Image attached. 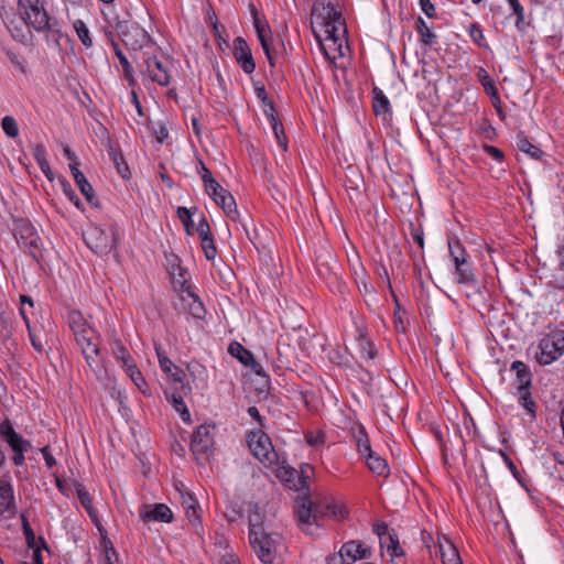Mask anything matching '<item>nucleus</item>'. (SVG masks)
I'll return each instance as SVG.
<instances>
[{"label":"nucleus","mask_w":564,"mask_h":564,"mask_svg":"<svg viewBox=\"0 0 564 564\" xmlns=\"http://www.w3.org/2000/svg\"><path fill=\"white\" fill-rule=\"evenodd\" d=\"M24 23L36 32H58V22L51 18L41 0H18Z\"/></svg>","instance_id":"nucleus-1"},{"label":"nucleus","mask_w":564,"mask_h":564,"mask_svg":"<svg viewBox=\"0 0 564 564\" xmlns=\"http://www.w3.org/2000/svg\"><path fill=\"white\" fill-rule=\"evenodd\" d=\"M312 17L325 29L328 39L335 43L339 40V31L345 29V20L341 12L335 8L330 0H315L312 7Z\"/></svg>","instance_id":"nucleus-2"},{"label":"nucleus","mask_w":564,"mask_h":564,"mask_svg":"<svg viewBox=\"0 0 564 564\" xmlns=\"http://www.w3.org/2000/svg\"><path fill=\"white\" fill-rule=\"evenodd\" d=\"M109 25L116 31L124 46L130 50H140L151 42L149 33L131 19L122 20L115 17L109 21Z\"/></svg>","instance_id":"nucleus-3"},{"label":"nucleus","mask_w":564,"mask_h":564,"mask_svg":"<svg viewBox=\"0 0 564 564\" xmlns=\"http://www.w3.org/2000/svg\"><path fill=\"white\" fill-rule=\"evenodd\" d=\"M510 370L516 372L513 384L518 390L519 403L527 410L531 420H534L536 417V403L531 393L532 373L529 367L520 360L513 361Z\"/></svg>","instance_id":"nucleus-4"},{"label":"nucleus","mask_w":564,"mask_h":564,"mask_svg":"<svg viewBox=\"0 0 564 564\" xmlns=\"http://www.w3.org/2000/svg\"><path fill=\"white\" fill-rule=\"evenodd\" d=\"M12 232L18 245L34 260L39 261L42 257L39 243L41 239L31 221L26 218H14L12 221Z\"/></svg>","instance_id":"nucleus-5"},{"label":"nucleus","mask_w":564,"mask_h":564,"mask_svg":"<svg viewBox=\"0 0 564 564\" xmlns=\"http://www.w3.org/2000/svg\"><path fill=\"white\" fill-rule=\"evenodd\" d=\"M564 352V330H555L539 340L535 360L541 366L556 361Z\"/></svg>","instance_id":"nucleus-6"},{"label":"nucleus","mask_w":564,"mask_h":564,"mask_svg":"<svg viewBox=\"0 0 564 564\" xmlns=\"http://www.w3.org/2000/svg\"><path fill=\"white\" fill-rule=\"evenodd\" d=\"M119 240L118 228L110 225L107 228L95 227L89 230L87 246L97 254L106 256L117 248Z\"/></svg>","instance_id":"nucleus-7"},{"label":"nucleus","mask_w":564,"mask_h":564,"mask_svg":"<svg viewBox=\"0 0 564 564\" xmlns=\"http://www.w3.org/2000/svg\"><path fill=\"white\" fill-rule=\"evenodd\" d=\"M215 424H202L192 434L191 451L196 459L208 460L215 445Z\"/></svg>","instance_id":"nucleus-8"},{"label":"nucleus","mask_w":564,"mask_h":564,"mask_svg":"<svg viewBox=\"0 0 564 564\" xmlns=\"http://www.w3.org/2000/svg\"><path fill=\"white\" fill-rule=\"evenodd\" d=\"M371 550L364 542L350 540L345 542L339 552L327 556V564H354L358 560L369 558Z\"/></svg>","instance_id":"nucleus-9"},{"label":"nucleus","mask_w":564,"mask_h":564,"mask_svg":"<svg viewBox=\"0 0 564 564\" xmlns=\"http://www.w3.org/2000/svg\"><path fill=\"white\" fill-rule=\"evenodd\" d=\"M248 445L253 456L261 463L272 465L278 460L270 437L262 431H252L248 435Z\"/></svg>","instance_id":"nucleus-10"},{"label":"nucleus","mask_w":564,"mask_h":564,"mask_svg":"<svg viewBox=\"0 0 564 564\" xmlns=\"http://www.w3.org/2000/svg\"><path fill=\"white\" fill-rule=\"evenodd\" d=\"M249 543L263 564H272L278 540L272 534L258 532L249 534Z\"/></svg>","instance_id":"nucleus-11"},{"label":"nucleus","mask_w":564,"mask_h":564,"mask_svg":"<svg viewBox=\"0 0 564 564\" xmlns=\"http://www.w3.org/2000/svg\"><path fill=\"white\" fill-rule=\"evenodd\" d=\"M76 343L80 346L82 352L85 357L89 368L97 372L98 362L96 357L99 355V346L94 329H86L78 336H75Z\"/></svg>","instance_id":"nucleus-12"},{"label":"nucleus","mask_w":564,"mask_h":564,"mask_svg":"<svg viewBox=\"0 0 564 564\" xmlns=\"http://www.w3.org/2000/svg\"><path fill=\"white\" fill-rule=\"evenodd\" d=\"M295 514L299 527L305 533L312 534V532L308 531V528L312 525V523H315L317 527H319V511L317 508L313 510L312 502L308 498L304 497L299 499Z\"/></svg>","instance_id":"nucleus-13"},{"label":"nucleus","mask_w":564,"mask_h":564,"mask_svg":"<svg viewBox=\"0 0 564 564\" xmlns=\"http://www.w3.org/2000/svg\"><path fill=\"white\" fill-rule=\"evenodd\" d=\"M250 12L252 15L253 25H254V29L257 32V36L261 43L262 50L268 58L270 66L274 67V58H273L271 47H270V40H271V37L269 36L271 33L270 26L265 20L261 21L258 10L253 3H250Z\"/></svg>","instance_id":"nucleus-14"},{"label":"nucleus","mask_w":564,"mask_h":564,"mask_svg":"<svg viewBox=\"0 0 564 564\" xmlns=\"http://www.w3.org/2000/svg\"><path fill=\"white\" fill-rule=\"evenodd\" d=\"M276 477L286 484L289 488L296 491L308 488L310 476L305 475V470L302 468L299 473L295 468L290 466H280L276 469Z\"/></svg>","instance_id":"nucleus-15"},{"label":"nucleus","mask_w":564,"mask_h":564,"mask_svg":"<svg viewBox=\"0 0 564 564\" xmlns=\"http://www.w3.org/2000/svg\"><path fill=\"white\" fill-rule=\"evenodd\" d=\"M232 55L246 74H252L254 72L256 62L251 50L243 37L238 36L234 40Z\"/></svg>","instance_id":"nucleus-16"},{"label":"nucleus","mask_w":564,"mask_h":564,"mask_svg":"<svg viewBox=\"0 0 564 564\" xmlns=\"http://www.w3.org/2000/svg\"><path fill=\"white\" fill-rule=\"evenodd\" d=\"M155 350L162 371L171 377L176 386H180V389L184 394H188L191 392V387L184 382V370L175 366L158 347Z\"/></svg>","instance_id":"nucleus-17"},{"label":"nucleus","mask_w":564,"mask_h":564,"mask_svg":"<svg viewBox=\"0 0 564 564\" xmlns=\"http://www.w3.org/2000/svg\"><path fill=\"white\" fill-rule=\"evenodd\" d=\"M145 73L148 77L159 84L160 86H167L171 82V76L166 66L156 56H149L144 61Z\"/></svg>","instance_id":"nucleus-18"},{"label":"nucleus","mask_w":564,"mask_h":564,"mask_svg":"<svg viewBox=\"0 0 564 564\" xmlns=\"http://www.w3.org/2000/svg\"><path fill=\"white\" fill-rule=\"evenodd\" d=\"M140 518L143 522L159 521L169 523L173 520L172 510L164 503L144 506L140 511Z\"/></svg>","instance_id":"nucleus-19"},{"label":"nucleus","mask_w":564,"mask_h":564,"mask_svg":"<svg viewBox=\"0 0 564 564\" xmlns=\"http://www.w3.org/2000/svg\"><path fill=\"white\" fill-rule=\"evenodd\" d=\"M107 151L118 174L122 178L129 180L131 177V172L119 144L113 142L112 140H108Z\"/></svg>","instance_id":"nucleus-20"},{"label":"nucleus","mask_w":564,"mask_h":564,"mask_svg":"<svg viewBox=\"0 0 564 564\" xmlns=\"http://www.w3.org/2000/svg\"><path fill=\"white\" fill-rule=\"evenodd\" d=\"M0 435L9 444L13 452L19 449H29L31 447L30 442L18 434L9 421L0 424Z\"/></svg>","instance_id":"nucleus-21"},{"label":"nucleus","mask_w":564,"mask_h":564,"mask_svg":"<svg viewBox=\"0 0 564 564\" xmlns=\"http://www.w3.org/2000/svg\"><path fill=\"white\" fill-rule=\"evenodd\" d=\"M69 169L72 171L73 177L75 180V183L77 187L79 188L80 193L84 195L86 200L91 206H98V199L96 198L94 194V188L90 185V183L87 181L86 176L82 171L78 170L77 163L69 164Z\"/></svg>","instance_id":"nucleus-22"},{"label":"nucleus","mask_w":564,"mask_h":564,"mask_svg":"<svg viewBox=\"0 0 564 564\" xmlns=\"http://www.w3.org/2000/svg\"><path fill=\"white\" fill-rule=\"evenodd\" d=\"M15 503L12 486L3 480H0V517L8 514L14 516Z\"/></svg>","instance_id":"nucleus-23"},{"label":"nucleus","mask_w":564,"mask_h":564,"mask_svg":"<svg viewBox=\"0 0 564 564\" xmlns=\"http://www.w3.org/2000/svg\"><path fill=\"white\" fill-rule=\"evenodd\" d=\"M218 206L221 207L224 213L228 218H230L234 221H237L239 218V213L237 210V205L235 202L234 196L230 194L229 191L224 189L219 192L216 196L212 198Z\"/></svg>","instance_id":"nucleus-24"},{"label":"nucleus","mask_w":564,"mask_h":564,"mask_svg":"<svg viewBox=\"0 0 564 564\" xmlns=\"http://www.w3.org/2000/svg\"><path fill=\"white\" fill-rule=\"evenodd\" d=\"M455 273L457 275L458 283L476 285L477 279L473 272L471 264L467 261V259H462L460 262L455 264Z\"/></svg>","instance_id":"nucleus-25"},{"label":"nucleus","mask_w":564,"mask_h":564,"mask_svg":"<svg viewBox=\"0 0 564 564\" xmlns=\"http://www.w3.org/2000/svg\"><path fill=\"white\" fill-rule=\"evenodd\" d=\"M366 463L368 468L377 476L387 478L390 475L387 460L376 453L372 455L369 454V457L366 458Z\"/></svg>","instance_id":"nucleus-26"},{"label":"nucleus","mask_w":564,"mask_h":564,"mask_svg":"<svg viewBox=\"0 0 564 564\" xmlns=\"http://www.w3.org/2000/svg\"><path fill=\"white\" fill-rule=\"evenodd\" d=\"M372 108L377 116H386L391 113L390 101L381 89L375 87L372 90Z\"/></svg>","instance_id":"nucleus-27"},{"label":"nucleus","mask_w":564,"mask_h":564,"mask_svg":"<svg viewBox=\"0 0 564 564\" xmlns=\"http://www.w3.org/2000/svg\"><path fill=\"white\" fill-rule=\"evenodd\" d=\"M182 290L185 291L189 297L193 299V304L189 306V312L193 317L197 319L204 318L206 314V310L202 303V301L198 299V296L192 291V286L187 284L186 280L182 283Z\"/></svg>","instance_id":"nucleus-28"},{"label":"nucleus","mask_w":564,"mask_h":564,"mask_svg":"<svg viewBox=\"0 0 564 564\" xmlns=\"http://www.w3.org/2000/svg\"><path fill=\"white\" fill-rule=\"evenodd\" d=\"M517 139V148L519 151L535 160L542 156L543 151L538 145L531 143L523 132H520Z\"/></svg>","instance_id":"nucleus-29"},{"label":"nucleus","mask_w":564,"mask_h":564,"mask_svg":"<svg viewBox=\"0 0 564 564\" xmlns=\"http://www.w3.org/2000/svg\"><path fill=\"white\" fill-rule=\"evenodd\" d=\"M476 76H477L478 82L484 87V90L486 91V94L488 96H490V98H495L498 100V89L495 85L494 79L488 74V72L485 68L479 67Z\"/></svg>","instance_id":"nucleus-30"},{"label":"nucleus","mask_w":564,"mask_h":564,"mask_svg":"<svg viewBox=\"0 0 564 564\" xmlns=\"http://www.w3.org/2000/svg\"><path fill=\"white\" fill-rule=\"evenodd\" d=\"M263 519L264 516L260 511L258 503L253 505L248 516L249 534H252V532H264Z\"/></svg>","instance_id":"nucleus-31"},{"label":"nucleus","mask_w":564,"mask_h":564,"mask_svg":"<svg viewBox=\"0 0 564 564\" xmlns=\"http://www.w3.org/2000/svg\"><path fill=\"white\" fill-rule=\"evenodd\" d=\"M228 351L231 356L236 357L243 366L251 365L253 355L250 350L245 348L240 343L234 341L229 345Z\"/></svg>","instance_id":"nucleus-32"},{"label":"nucleus","mask_w":564,"mask_h":564,"mask_svg":"<svg viewBox=\"0 0 564 564\" xmlns=\"http://www.w3.org/2000/svg\"><path fill=\"white\" fill-rule=\"evenodd\" d=\"M415 29L420 34V41L422 44L432 46L436 42V35L430 30L422 17H417L415 20Z\"/></svg>","instance_id":"nucleus-33"},{"label":"nucleus","mask_w":564,"mask_h":564,"mask_svg":"<svg viewBox=\"0 0 564 564\" xmlns=\"http://www.w3.org/2000/svg\"><path fill=\"white\" fill-rule=\"evenodd\" d=\"M68 324H69L70 329L74 333V336H78L82 333H85L86 329H91L87 325L86 319L84 318L83 314L79 311L69 312Z\"/></svg>","instance_id":"nucleus-34"},{"label":"nucleus","mask_w":564,"mask_h":564,"mask_svg":"<svg viewBox=\"0 0 564 564\" xmlns=\"http://www.w3.org/2000/svg\"><path fill=\"white\" fill-rule=\"evenodd\" d=\"M445 541L447 543L446 550L444 549L443 544L440 543V551L443 564H463V561L456 547L448 540L445 539Z\"/></svg>","instance_id":"nucleus-35"},{"label":"nucleus","mask_w":564,"mask_h":564,"mask_svg":"<svg viewBox=\"0 0 564 564\" xmlns=\"http://www.w3.org/2000/svg\"><path fill=\"white\" fill-rule=\"evenodd\" d=\"M324 516H327V517L333 518L334 520L340 521L348 516V510L344 506L332 501V502H328L324 507V510L319 512V518L324 517Z\"/></svg>","instance_id":"nucleus-36"},{"label":"nucleus","mask_w":564,"mask_h":564,"mask_svg":"<svg viewBox=\"0 0 564 564\" xmlns=\"http://www.w3.org/2000/svg\"><path fill=\"white\" fill-rule=\"evenodd\" d=\"M112 352L118 361L122 364V367L126 369L128 365H132L133 358L128 351V349L123 346L121 340H115L111 345Z\"/></svg>","instance_id":"nucleus-37"},{"label":"nucleus","mask_w":564,"mask_h":564,"mask_svg":"<svg viewBox=\"0 0 564 564\" xmlns=\"http://www.w3.org/2000/svg\"><path fill=\"white\" fill-rule=\"evenodd\" d=\"M183 503L185 506L186 517L188 521L194 525L200 524L198 506H196V501L193 498V496L188 495V498L185 499Z\"/></svg>","instance_id":"nucleus-38"},{"label":"nucleus","mask_w":564,"mask_h":564,"mask_svg":"<svg viewBox=\"0 0 564 564\" xmlns=\"http://www.w3.org/2000/svg\"><path fill=\"white\" fill-rule=\"evenodd\" d=\"M196 210H197L196 207L193 208V212H192V209H188L183 206L178 207L176 210L177 217L181 220V223L183 224L187 235L193 234L194 223H193L192 216H193V213Z\"/></svg>","instance_id":"nucleus-39"},{"label":"nucleus","mask_w":564,"mask_h":564,"mask_svg":"<svg viewBox=\"0 0 564 564\" xmlns=\"http://www.w3.org/2000/svg\"><path fill=\"white\" fill-rule=\"evenodd\" d=\"M448 250L454 264L466 259V250L458 239L448 240Z\"/></svg>","instance_id":"nucleus-40"},{"label":"nucleus","mask_w":564,"mask_h":564,"mask_svg":"<svg viewBox=\"0 0 564 564\" xmlns=\"http://www.w3.org/2000/svg\"><path fill=\"white\" fill-rule=\"evenodd\" d=\"M469 36L473 40V42L478 46L482 48H489L488 43L486 42L484 32L478 23H471L469 25Z\"/></svg>","instance_id":"nucleus-41"},{"label":"nucleus","mask_w":564,"mask_h":564,"mask_svg":"<svg viewBox=\"0 0 564 564\" xmlns=\"http://www.w3.org/2000/svg\"><path fill=\"white\" fill-rule=\"evenodd\" d=\"M74 29L77 33L78 39L86 47L93 46V41L89 34V30L84 21L76 20L74 23Z\"/></svg>","instance_id":"nucleus-42"},{"label":"nucleus","mask_w":564,"mask_h":564,"mask_svg":"<svg viewBox=\"0 0 564 564\" xmlns=\"http://www.w3.org/2000/svg\"><path fill=\"white\" fill-rule=\"evenodd\" d=\"M124 370L127 375L131 378L132 382L144 393V390L142 388L147 386V382L137 365L134 362L132 365H128V367Z\"/></svg>","instance_id":"nucleus-43"},{"label":"nucleus","mask_w":564,"mask_h":564,"mask_svg":"<svg viewBox=\"0 0 564 564\" xmlns=\"http://www.w3.org/2000/svg\"><path fill=\"white\" fill-rule=\"evenodd\" d=\"M2 129L9 138H17L19 135V127L15 119L11 116H6L1 121Z\"/></svg>","instance_id":"nucleus-44"},{"label":"nucleus","mask_w":564,"mask_h":564,"mask_svg":"<svg viewBox=\"0 0 564 564\" xmlns=\"http://www.w3.org/2000/svg\"><path fill=\"white\" fill-rule=\"evenodd\" d=\"M359 434L360 436L358 437V441H357V447H358V452L365 457H369V454H375V452H372L371 449V446H370V442L368 440V436L365 432L364 429H361L359 431Z\"/></svg>","instance_id":"nucleus-45"},{"label":"nucleus","mask_w":564,"mask_h":564,"mask_svg":"<svg viewBox=\"0 0 564 564\" xmlns=\"http://www.w3.org/2000/svg\"><path fill=\"white\" fill-rule=\"evenodd\" d=\"M106 554H105V564H117L118 563V553L113 547L111 541L104 536L102 541Z\"/></svg>","instance_id":"nucleus-46"},{"label":"nucleus","mask_w":564,"mask_h":564,"mask_svg":"<svg viewBox=\"0 0 564 564\" xmlns=\"http://www.w3.org/2000/svg\"><path fill=\"white\" fill-rule=\"evenodd\" d=\"M410 236L412 240L421 248H424V232L421 225L415 226L412 221L409 223Z\"/></svg>","instance_id":"nucleus-47"},{"label":"nucleus","mask_w":564,"mask_h":564,"mask_svg":"<svg viewBox=\"0 0 564 564\" xmlns=\"http://www.w3.org/2000/svg\"><path fill=\"white\" fill-rule=\"evenodd\" d=\"M262 106H263V112H264L270 126L276 127V122L281 121V120L278 118L275 106H274L273 101L270 100L267 104H263Z\"/></svg>","instance_id":"nucleus-48"},{"label":"nucleus","mask_w":564,"mask_h":564,"mask_svg":"<svg viewBox=\"0 0 564 564\" xmlns=\"http://www.w3.org/2000/svg\"><path fill=\"white\" fill-rule=\"evenodd\" d=\"M61 184H62V187H63V192L65 194V196L75 204L76 207H80L82 206V202L80 199L78 198V196L76 195V193L74 192V189L72 188L69 182L65 178H62L61 180Z\"/></svg>","instance_id":"nucleus-49"},{"label":"nucleus","mask_w":564,"mask_h":564,"mask_svg":"<svg viewBox=\"0 0 564 564\" xmlns=\"http://www.w3.org/2000/svg\"><path fill=\"white\" fill-rule=\"evenodd\" d=\"M186 394H184L181 389H180V386H176L175 387V392L171 395V398L167 397V399L170 400V402L172 403L173 408L175 409V411H182V408H185L186 404L183 400V398L185 397Z\"/></svg>","instance_id":"nucleus-50"},{"label":"nucleus","mask_w":564,"mask_h":564,"mask_svg":"<svg viewBox=\"0 0 564 564\" xmlns=\"http://www.w3.org/2000/svg\"><path fill=\"white\" fill-rule=\"evenodd\" d=\"M202 248L207 260H214L217 254V249L213 237L202 240Z\"/></svg>","instance_id":"nucleus-51"},{"label":"nucleus","mask_w":564,"mask_h":564,"mask_svg":"<svg viewBox=\"0 0 564 564\" xmlns=\"http://www.w3.org/2000/svg\"><path fill=\"white\" fill-rule=\"evenodd\" d=\"M273 132H274V135H275V139L279 143V145L282 147V149L284 151H286L288 149V142H286V135L284 133V128H283V124L281 121H278L276 122V127L275 126H271Z\"/></svg>","instance_id":"nucleus-52"},{"label":"nucleus","mask_w":564,"mask_h":564,"mask_svg":"<svg viewBox=\"0 0 564 564\" xmlns=\"http://www.w3.org/2000/svg\"><path fill=\"white\" fill-rule=\"evenodd\" d=\"M196 231L199 235L200 240H206V238L213 237L212 236V231H210V226L208 224L207 218L204 215H202V217H200V219L198 221V225L196 227Z\"/></svg>","instance_id":"nucleus-53"},{"label":"nucleus","mask_w":564,"mask_h":564,"mask_svg":"<svg viewBox=\"0 0 564 564\" xmlns=\"http://www.w3.org/2000/svg\"><path fill=\"white\" fill-rule=\"evenodd\" d=\"M205 192L213 198L219 192L224 191L225 188L214 178L210 177V180H207L205 183Z\"/></svg>","instance_id":"nucleus-54"},{"label":"nucleus","mask_w":564,"mask_h":564,"mask_svg":"<svg viewBox=\"0 0 564 564\" xmlns=\"http://www.w3.org/2000/svg\"><path fill=\"white\" fill-rule=\"evenodd\" d=\"M75 489H76L77 498L80 501L83 507L86 505H89L91 502L89 492L86 490V488L83 484L77 482L75 485Z\"/></svg>","instance_id":"nucleus-55"},{"label":"nucleus","mask_w":564,"mask_h":564,"mask_svg":"<svg viewBox=\"0 0 564 564\" xmlns=\"http://www.w3.org/2000/svg\"><path fill=\"white\" fill-rule=\"evenodd\" d=\"M22 529L29 546H34L35 534L28 520L22 517Z\"/></svg>","instance_id":"nucleus-56"},{"label":"nucleus","mask_w":564,"mask_h":564,"mask_svg":"<svg viewBox=\"0 0 564 564\" xmlns=\"http://www.w3.org/2000/svg\"><path fill=\"white\" fill-rule=\"evenodd\" d=\"M85 510L87 511L89 518L91 519L93 523L97 527V529L100 531V533H104V527L101 525L98 517L97 510L93 507L91 502L89 505L84 506Z\"/></svg>","instance_id":"nucleus-57"},{"label":"nucleus","mask_w":564,"mask_h":564,"mask_svg":"<svg viewBox=\"0 0 564 564\" xmlns=\"http://www.w3.org/2000/svg\"><path fill=\"white\" fill-rule=\"evenodd\" d=\"M85 510L87 511L89 518L91 519L93 523L97 527V529L100 531V533H104V527L101 525L98 517L97 510L93 507L91 502L89 505L84 506Z\"/></svg>","instance_id":"nucleus-58"},{"label":"nucleus","mask_w":564,"mask_h":564,"mask_svg":"<svg viewBox=\"0 0 564 564\" xmlns=\"http://www.w3.org/2000/svg\"><path fill=\"white\" fill-rule=\"evenodd\" d=\"M85 510L87 511L89 518L91 519L93 523L97 527V529L100 531V533H104V527L101 525L98 517L97 510L93 507L91 502L89 505L84 506Z\"/></svg>","instance_id":"nucleus-59"},{"label":"nucleus","mask_w":564,"mask_h":564,"mask_svg":"<svg viewBox=\"0 0 564 564\" xmlns=\"http://www.w3.org/2000/svg\"><path fill=\"white\" fill-rule=\"evenodd\" d=\"M85 510L87 511L89 518L91 519L93 523L97 527V529L100 531V533H104V527L101 525L98 517L97 510L93 507L91 502L89 505L84 506Z\"/></svg>","instance_id":"nucleus-60"},{"label":"nucleus","mask_w":564,"mask_h":564,"mask_svg":"<svg viewBox=\"0 0 564 564\" xmlns=\"http://www.w3.org/2000/svg\"><path fill=\"white\" fill-rule=\"evenodd\" d=\"M85 510L87 511L89 518L91 519L93 523L97 527V529L100 531V533H104V527L101 525L98 517L97 510L93 507L91 502L89 505L84 506Z\"/></svg>","instance_id":"nucleus-61"},{"label":"nucleus","mask_w":564,"mask_h":564,"mask_svg":"<svg viewBox=\"0 0 564 564\" xmlns=\"http://www.w3.org/2000/svg\"><path fill=\"white\" fill-rule=\"evenodd\" d=\"M33 156L37 164L41 162L47 161L46 159V149L42 143H37L33 148Z\"/></svg>","instance_id":"nucleus-62"},{"label":"nucleus","mask_w":564,"mask_h":564,"mask_svg":"<svg viewBox=\"0 0 564 564\" xmlns=\"http://www.w3.org/2000/svg\"><path fill=\"white\" fill-rule=\"evenodd\" d=\"M421 10L425 13V15L430 19L435 18L436 10L431 0H419Z\"/></svg>","instance_id":"nucleus-63"},{"label":"nucleus","mask_w":564,"mask_h":564,"mask_svg":"<svg viewBox=\"0 0 564 564\" xmlns=\"http://www.w3.org/2000/svg\"><path fill=\"white\" fill-rule=\"evenodd\" d=\"M484 151L498 162H501L505 158L503 152L494 145H484Z\"/></svg>","instance_id":"nucleus-64"}]
</instances>
